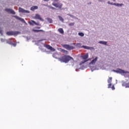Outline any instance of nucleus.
I'll use <instances>...</instances> for the list:
<instances>
[{
  "label": "nucleus",
  "mask_w": 129,
  "mask_h": 129,
  "mask_svg": "<svg viewBox=\"0 0 129 129\" xmlns=\"http://www.w3.org/2000/svg\"><path fill=\"white\" fill-rule=\"evenodd\" d=\"M58 61H60L61 63H68L70 60L74 61V59L70 55H64L62 57L58 58Z\"/></svg>",
  "instance_id": "1"
},
{
  "label": "nucleus",
  "mask_w": 129,
  "mask_h": 129,
  "mask_svg": "<svg viewBox=\"0 0 129 129\" xmlns=\"http://www.w3.org/2000/svg\"><path fill=\"white\" fill-rule=\"evenodd\" d=\"M55 2H58V0H54L53 3L52 4V5L54 7H55V8H58V9H59V10H61L62 9V6H63V5H62V4L57 2V3H55Z\"/></svg>",
  "instance_id": "2"
},
{
  "label": "nucleus",
  "mask_w": 129,
  "mask_h": 129,
  "mask_svg": "<svg viewBox=\"0 0 129 129\" xmlns=\"http://www.w3.org/2000/svg\"><path fill=\"white\" fill-rule=\"evenodd\" d=\"M6 34L8 36H17L20 34V32L19 31H8Z\"/></svg>",
  "instance_id": "3"
},
{
  "label": "nucleus",
  "mask_w": 129,
  "mask_h": 129,
  "mask_svg": "<svg viewBox=\"0 0 129 129\" xmlns=\"http://www.w3.org/2000/svg\"><path fill=\"white\" fill-rule=\"evenodd\" d=\"M81 58H82V59H83L84 60V61H82L81 64H84V63H85V62H87V60H86V59H87L88 58V53H86L85 55H82L81 56Z\"/></svg>",
  "instance_id": "4"
},
{
  "label": "nucleus",
  "mask_w": 129,
  "mask_h": 129,
  "mask_svg": "<svg viewBox=\"0 0 129 129\" xmlns=\"http://www.w3.org/2000/svg\"><path fill=\"white\" fill-rule=\"evenodd\" d=\"M62 47L67 49V50H73V49H74V47L68 44H63Z\"/></svg>",
  "instance_id": "5"
},
{
  "label": "nucleus",
  "mask_w": 129,
  "mask_h": 129,
  "mask_svg": "<svg viewBox=\"0 0 129 129\" xmlns=\"http://www.w3.org/2000/svg\"><path fill=\"white\" fill-rule=\"evenodd\" d=\"M114 72H116V73H119L120 74L127 73V72H125L124 70H121L120 69H117V70L114 71Z\"/></svg>",
  "instance_id": "6"
},
{
  "label": "nucleus",
  "mask_w": 129,
  "mask_h": 129,
  "mask_svg": "<svg viewBox=\"0 0 129 129\" xmlns=\"http://www.w3.org/2000/svg\"><path fill=\"white\" fill-rule=\"evenodd\" d=\"M28 24L30 25V26H34V25H36V26H40V23H36L34 20H31L28 22Z\"/></svg>",
  "instance_id": "7"
},
{
  "label": "nucleus",
  "mask_w": 129,
  "mask_h": 129,
  "mask_svg": "<svg viewBox=\"0 0 129 129\" xmlns=\"http://www.w3.org/2000/svg\"><path fill=\"white\" fill-rule=\"evenodd\" d=\"M107 4L108 5L116 6V7H122V6H123V4H117V3H111L110 1H108Z\"/></svg>",
  "instance_id": "8"
},
{
  "label": "nucleus",
  "mask_w": 129,
  "mask_h": 129,
  "mask_svg": "<svg viewBox=\"0 0 129 129\" xmlns=\"http://www.w3.org/2000/svg\"><path fill=\"white\" fill-rule=\"evenodd\" d=\"M19 13H23L24 14H29V13H30V11L25 10H24L23 9H22L21 8H19Z\"/></svg>",
  "instance_id": "9"
},
{
  "label": "nucleus",
  "mask_w": 129,
  "mask_h": 129,
  "mask_svg": "<svg viewBox=\"0 0 129 129\" xmlns=\"http://www.w3.org/2000/svg\"><path fill=\"white\" fill-rule=\"evenodd\" d=\"M6 12H7V13H9V14H12V15H16V12L12 9H5Z\"/></svg>",
  "instance_id": "10"
},
{
  "label": "nucleus",
  "mask_w": 129,
  "mask_h": 129,
  "mask_svg": "<svg viewBox=\"0 0 129 129\" xmlns=\"http://www.w3.org/2000/svg\"><path fill=\"white\" fill-rule=\"evenodd\" d=\"M14 18H16V19H17V20H19V21H21V22H22L23 23L27 25V23H26V21H25V20H24V19L21 18L17 16H15Z\"/></svg>",
  "instance_id": "11"
},
{
  "label": "nucleus",
  "mask_w": 129,
  "mask_h": 129,
  "mask_svg": "<svg viewBox=\"0 0 129 129\" xmlns=\"http://www.w3.org/2000/svg\"><path fill=\"white\" fill-rule=\"evenodd\" d=\"M44 46L45 48H46L48 50H50L51 51L54 50L52 46H51L50 45L44 44Z\"/></svg>",
  "instance_id": "12"
},
{
  "label": "nucleus",
  "mask_w": 129,
  "mask_h": 129,
  "mask_svg": "<svg viewBox=\"0 0 129 129\" xmlns=\"http://www.w3.org/2000/svg\"><path fill=\"white\" fill-rule=\"evenodd\" d=\"M122 86H123L124 87H125V88H129V82L126 83L125 82H123L122 83Z\"/></svg>",
  "instance_id": "13"
},
{
  "label": "nucleus",
  "mask_w": 129,
  "mask_h": 129,
  "mask_svg": "<svg viewBox=\"0 0 129 129\" xmlns=\"http://www.w3.org/2000/svg\"><path fill=\"white\" fill-rule=\"evenodd\" d=\"M35 18L37 20H40V21H42L43 22L44 20L42 19V17L39 15V14H36L35 16Z\"/></svg>",
  "instance_id": "14"
},
{
  "label": "nucleus",
  "mask_w": 129,
  "mask_h": 129,
  "mask_svg": "<svg viewBox=\"0 0 129 129\" xmlns=\"http://www.w3.org/2000/svg\"><path fill=\"white\" fill-rule=\"evenodd\" d=\"M98 59V57H96L95 59H93L90 62V64H91L92 65H93V64H95L96 63V61H97Z\"/></svg>",
  "instance_id": "15"
},
{
  "label": "nucleus",
  "mask_w": 129,
  "mask_h": 129,
  "mask_svg": "<svg viewBox=\"0 0 129 129\" xmlns=\"http://www.w3.org/2000/svg\"><path fill=\"white\" fill-rule=\"evenodd\" d=\"M82 48H84V49H87V50H93L94 48L93 47H91L89 46H86L85 45H83L82 46Z\"/></svg>",
  "instance_id": "16"
},
{
  "label": "nucleus",
  "mask_w": 129,
  "mask_h": 129,
  "mask_svg": "<svg viewBox=\"0 0 129 129\" xmlns=\"http://www.w3.org/2000/svg\"><path fill=\"white\" fill-rule=\"evenodd\" d=\"M33 32H34V33H39V32H44L43 30H36V29H33Z\"/></svg>",
  "instance_id": "17"
},
{
  "label": "nucleus",
  "mask_w": 129,
  "mask_h": 129,
  "mask_svg": "<svg viewBox=\"0 0 129 129\" xmlns=\"http://www.w3.org/2000/svg\"><path fill=\"white\" fill-rule=\"evenodd\" d=\"M58 31L60 34H64V30H63V28H59Z\"/></svg>",
  "instance_id": "18"
},
{
  "label": "nucleus",
  "mask_w": 129,
  "mask_h": 129,
  "mask_svg": "<svg viewBox=\"0 0 129 129\" xmlns=\"http://www.w3.org/2000/svg\"><path fill=\"white\" fill-rule=\"evenodd\" d=\"M7 43L9 44V45H12L13 44V42L11 40V39L6 40Z\"/></svg>",
  "instance_id": "19"
},
{
  "label": "nucleus",
  "mask_w": 129,
  "mask_h": 129,
  "mask_svg": "<svg viewBox=\"0 0 129 129\" xmlns=\"http://www.w3.org/2000/svg\"><path fill=\"white\" fill-rule=\"evenodd\" d=\"M46 20L48 21V23L50 24H52L53 23V20L51 18H46Z\"/></svg>",
  "instance_id": "20"
},
{
  "label": "nucleus",
  "mask_w": 129,
  "mask_h": 129,
  "mask_svg": "<svg viewBox=\"0 0 129 129\" xmlns=\"http://www.w3.org/2000/svg\"><path fill=\"white\" fill-rule=\"evenodd\" d=\"M38 9L37 6H33L31 8V11H35V10Z\"/></svg>",
  "instance_id": "21"
},
{
  "label": "nucleus",
  "mask_w": 129,
  "mask_h": 129,
  "mask_svg": "<svg viewBox=\"0 0 129 129\" xmlns=\"http://www.w3.org/2000/svg\"><path fill=\"white\" fill-rule=\"evenodd\" d=\"M112 81V78L109 77L108 79L107 80L108 83H111Z\"/></svg>",
  "instance_id": "22"
},
{
  "label": "nucleus",
  "mask_w": 129,
  "mask_h": 129,
  "mask_svg": "<svg viewBox=\"0 0 129 129\" xmlns=\"http://www.w3.org/2000/svg\"><path fill=\"white\" fill-rule=\"evenodd\" d=\"M99 43L100 44H102L103 45H106L107 44V42L106 41H99Z\"/></svg>",
  "instance_id": "23"
},
{
  "label": "nucleus",
  "mask_w": 129,
  "mask_h": 129,
  "mask_svg": "<svg viewBox=\"0 0 129 129\" xmlns=\"http://www.w3.org/2000/svg\"><path fill=\"white\" fill-rule=\"evenodd\" d=\"M58 18H59V21H61V22L64 21V19H63V18H62V17L58 16Z\"/></svg>",
  "instance_id": "24"
},
{
  "label": "nucleus",
  "mask_w": 129,
  "mask_h": 129,
  "mask_svg": "<svg viewBox=\"0 0 129 129\" xmlns=\"http://www.w3.org/2000/svg\"><path fill=\"white\" fill-rule=\"evenodd\" d=\"M79 36H81V37H83V36H84V33L82 32H79Z\"/></svg>",
  "instance_id": "25"
},
{
  "label": "nucleus",
  "mask_w": 129,
  "mask_h": 129,
  "mask_svg": "<svg viewBox=\"0 0 129 129\" xmlns=\"http://www.w3.org/2000/svg\"><path fill=\"white\" fill-rule=\"evenodd\" d=\"M75 24V23L74 22H73V23H71L69 24V26H71V27H72V26H74Z\"/></svg>",
  "instance_id": "26"
},
{
  "label": "nucleus",
  "mask_w": 129,
  "mask_h": 129,
  "mask_svg": "<svg viewBox=\"0 0 129 129\" xmlns=\"http://www.w3.org/2000/svg\"><path fill=\"white\" fill-rule=\"evenodd\" d=\"M111 86H112V84L111 83H109L108 85V88H111Z\"/></svg>",
  "instance_id": "27"
},
{
  "label": "nucleus",
  "mask_w": 129,
  "mask_h": 129,
  "mask_svg": "<svg viewBox=\"0 0 129 129\" xmlns=\"http://www.w3.org/2000/svg\"><path fill=\"white\" fill-rule=\"evenodd\" d=\"M111 88L112 89V90H114V89H115V88H114V85H112V87H111Z\"/></svg>",
  "instance_id": "28"
},
{
  "label": "nucleus",
  "mask_w": 129,
  "mask_h": 129,
  "mask_svg": "<svg viewBox=\"0 0 129 129\" xmlns=\"http://www.w3.org/2000/svg\"><path fill=\"white\" fill-rule=\"evenodd\" d=\"M11 45H13V46L14 47H16V46H17V43H12V44Z\"/></svg>",
  "instance_id": "29"
},
{
  "label": "nucleus",
  "mask_w": 129,
  "mask_h": 129,
  "mask_svg": "<svg viewBox=\"0 0 129 129\" xmlns=\"http://www.w3.org/2000/svg\"><path fill=\"white\" fill-rule=\"evenodd\" d=\"M63 53H65L66 54H68V51L64 50Z\"/></svg>",
  "instance_id": "30"
},
{
  "label": "nucleus",
  "mask_w": 129,
  "mask_h": 129,
  "mask_svg": "<svg viewBox=\"0 0 129 129\" xmlns=\"http://www.w3.org/2000/svg\"><path fill=\"white\" fill-rule=\"evenodd\" d=\"M50 9H51V10H55V8L53 7H50Z\"/></svg>",
  "instance_id": "31"
},
{
  "label": "nucleus",
  "mask_w": 129,
  "mask_h": 129,
  "mask_svg": "<svg viewBox=\"0 0 129 129\" xmlns=\"http://www.w3.org/2000/svg\"><path fill=\"white\" fill-rule=\"evenodd\" d=\"M1 41H2V42H5V40H4V39L1 38Z\"/></svg>",
  "instance_id": "32"
},
{
  "label": "nucleus",
  "mask_w": 129,
  "mask_h": 129,
  "mask_svg": "<svg viewBox=\"0 0 129 129\" xmlns=\"http://www.w3.org/2000/svg\"><path fill=\"white\" fill-rule=\"evenodd\" d=\"M44 2H49V0H43Z\"/></svg>",
  "instance_id": "33"
},
{
  "label": "nucleus",
  "mask_w": 129,
  "mask_h": 129,
  "mask_svg": "<svg viewBox=\"0 0 129 129\" xmlns=\"http://www.w3.org/2000/svg\"><path fill=\"white\" fill-rule=\"evenodd\" d=\"M36 29H41V28L39 27H36Z\"/></svg>",
  "instance_id": "34"
},
{
  "label": "nucleus",
  "mask_w": 129,
  "mask_h": 129,
  "mask_svg": "<svg viewBox=\"0 0 129 129\" xmlns=\"http://www.w3.org/2000/svg\"><path fill=\"white\" fill-rule=\"evenodd\" d=\"M2 32H3V31L0 30V33L2 34Z\"/></svg>",
  "instance_id": "35"
},
{
  "label": "nucleus",
  "mask_w": 129,
  "mask_h": 129,
  "mask_svg": "<svg viewBox=\"0 0 129 129\" xmlns=\"http://www.w3.org/2000/svg\"><path fill=\"white\" fill-rule=\"evenodd\" d=\"M68 16H70L71 17V15L70 14H68Z\"/></svg>",
  "instance_id": "36"
},
{
  "label": "nucleus",
  "mask_w": 129,
  "mask_h": 129,
  "mask_svg": "<svg viewBox=\"0 0 129 129\" xmlns=\"http://www.w3.org/2000/svg\"><path fill=\"white\" fill-rule=\"evenodd\" d=\"M78 45H80V43H78Z\"/></svg>",
  "instance_id": "37"
},
{
  "label": "nucleus",
  "mask_w": 129,
  "mask_h": 129,
  "mask_svg": "<svg viewBox=\"0 0 129 129\" xmlns=\"http://www.w3.org/2000/svg\"><path fill=\"white\" fill-rule=\"evenodd\" d=\"M113 2H115V0H113Z\"/></svg>",
  "instance_id": "38"
},
{
  "label": "nucleus",
  "mask_w": 129,
  "mask_h": 129,
  "mask_svg": "<svg viewBox=\"0 0 129 129\" xmlns=\"http://www.w3.org/2000/svg\"><path fill=\"white\" fill-rule=\"evenodd\" d=\"M91 4V3H90V4Z\"/></svg>",
  "instance_id": "39"
}]
</instances>
